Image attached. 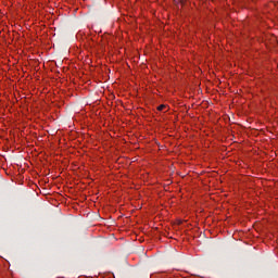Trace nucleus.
<instances>
[{
    "label": "nucleus",
    "mask_w": 278,
    "mask_h": 278,
    "mask_svg": "<svg viewBox=\"0 0 278 278\" xmlns=\"http://www.w3.org/2000/svg\"><path fill=\"white\" fill-rule=\"evenodd\" d=\"M163 110H166V105L161 104V105L157 106L159 112H162Z\"/></svg>",
    "instance_id": "obj_1"
}]
</instances>
